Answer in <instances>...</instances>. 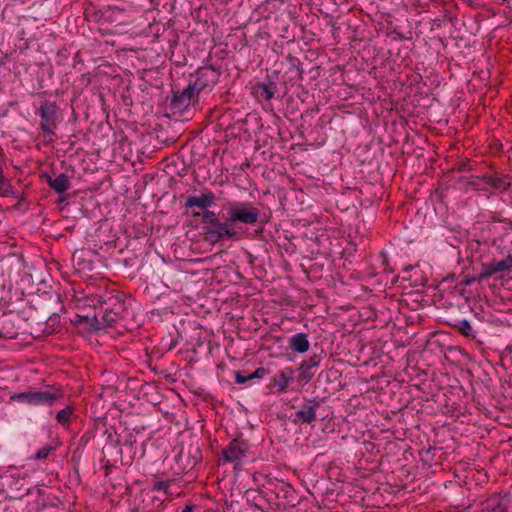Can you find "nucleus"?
Returning a JSON list of instances; mask_svg holds the SVG:
<instances>
[{"label":"nucleus","instance_id":"obj_15","mask_svg":"<svg viewBox=\"0 0 512 512\" xmlns=\"http://www.w3.org/2000/svg\"><path fill=\"white\" fill-rule=\"evenodd\" d=\"M293 378L294 372L291 368H286L283 371H281L279 379L276 381L278 390L280 392H284L287 389L289 383L293 380Z\"/></svg>","mask_w":512,"mask_h":512},{"label":"nucleus","instance_id":"obj_19","mask_svg":"<svg viewBox=\"0 0 512 512\" xmlns=\"http://www.w3.org/2000/svg\"><path fill=\"white\" fill-rule=\"evenodd\" d=\"M54 450V448L50 445H46L39 449L36 454L34 455V459L36 460H44L46 459L49 454Z\"/></svg>","mask_w":512,"mask_h":512},{"label":"nucleus","instance_id":"obj_8","mask_svg":"<svg viewBox=\"0 0 512 512\" xmlns=\"http://www.w3.org/2000/svg\"><path fill=\"white\" fill-rule=\"evenodd\" d=\"M219 73L212 67H202L197 71V79L194 81L195 88L202 91L214 85L218 81Z\"/></svg>","mask_w":512,"mask_h":512},{"label":"nucleus","instance_id":"obj_23","mask_svg":"<svg viewBox=\"0 0 512 512\" xmlns=\"http://www.w3.org/2000/svg\"><path fill=\"white\" fill-rule=\"evenodd\" d=\"M259 89L261 91V96L266 100H270L273 97L272 91L266 85H260Z\"/></svg>","mask_w":512,"mask_h":512},{"label":"nucleus","instance_id":"obj_3","mask_svg":"<svg viewBox=\"0 0 512 512\" xmlns=\"http://www.w3.org/2000/svg\"><path fill=\"white\" fill-rule=\"evenodd\" d=\"M76 271L85 279L94 281L95 267H94V251L91 249L82 248L76 250L72 257Z\"/></svg>","mask_w":512,"mask_h":512},{"label":"nucleus","instance_id":"obj_5","mask_svg":"<svg viewBox=\"0 0 512 512\" xmlns=\"http://www.w3.org/2000/svg\"><path fill=\"white\" fill-rule=\"evenodd\" d=\"M230 220L245 224H254L258 220L259 211L252 206H236L230 209Z\"/></svg>","mask_w":512,"mask_h":512},{"label":"nucleus","instance_id":"obj_24","mask_svg":"<svg viewBox=\"0 0 512 512\" xmlns=\"http://www.w3.org/2000/svg\"><path fill=\"white\" fill-rule=\"evenodd\" d=\"M235 376L236 382L239 384L245 383L246 381L250 380L249 378H247V375H243L242 372L240 371L236 372Z\"/></svg>","mask_w":512,"mask_h":512},{"label":"nucleus","instance_id":"obj_6","mask_svg":"<svg viewBox=\"0 0 512 512\" xmlns=\"http://www.w3.org/2000/svg\"><path fill=\"white\" fill-rule=\"evenodd\" d=\"M96 309L91 308L87 314H77L76 325L82 334H86L89 340L96 333Z\"/></svg>","mask_w":512,"mask_h":512},{"label":"nucleus","instance_id":"obj_20","mask_svg":"<svg viewBox=\"0 0 512 512\" xmlns=\"http://www.w3.org/2000/svg\"><path fill=\"white\" fill-rule=\"evenodd\" d=\"M202 219L204 223L208 224V226H211L214 222L218 221L215 213L212 211H205L202 215Z\"/></svg>","mask_w":512,"mask_h":512},{"label":"nucleus","instance_id":"obj_27","mask_svg":"<svg viewBox=\"0 0 512 512\" xmlns=\"http://www.w3.org/2000/svg\"><path fill=\"white\" fill-rule=\"evenodd\" d=\"M495 512H506L505 508L502 505L497 504L495 506Z\"/></svg>","mask_w":512,"mask_h":512},{"label":"nucleus","instance_id":"obj_2","mask_svg":"<svg viewBox=\"0 0 512 512\" xmlns=\"http://www.w3.org/2000/svg\"><path fill=\"white\" fill-rule=\"evenodd\" d=\"M37 114L40 116V129L44 133V137L47 142H53L55 140L54 130L57 127V106L54 102L45 101L37 110Z\"/></svg>","mask_w":512,"mask_h":512},{"label":"nucleus","instance_id":"obj_26","mask_svg":"<svg viewBox=\"0 0 512 512\" xmlns=\"http://www.w3.org/2000/svg\"><path fill=\"white\" fill-rule=\"evenodd\" d=\"M93 9H94V7L87 8V9L85 10V16H86V19H87L88 21H89V17H90V16L92 15V13H93Z\"/></svg>","mask_w":512,"mask_h":512},{"label":"nucleus","instance_id":"obj_18","mask_svg":"<svg viewBox=\"0 0 512 512\" xmlns=\"http://www.w3.org/2000/svg\"><path fill=\"white\" fill-rule=\"evenodd\" d=\"M12 193V187L3 176L2 169L0 168V195L8 196Z\"/></svg>","mask_w":512,"mask_h":512},{"label":"nucleus","instance_id":"obj_25","mask_svg":"<svg viewBox=\"0 0 512 512\" xmlns=\"http://www.w3.org/2000/svg\"><path fill=\"white\" fill-rule=\"evenodd\" d=\"M167 487H168V483L163 482V481L156 482L154 485V488L156 490H166Z\"/></svg>","mask_w":512,"mask_h":512},{"label":"nucleus","instance_id":"obj_7","mask_svg":"<svg viewBox=\"0 0 512 512\" xmlns=\"http://www.w3.org/2000/svg\"><path fill=\"white\" fill-rule=\"evenodd\" d=\"M512 268V256H507L501 261H491L488 264L483 265L482 271L479 275V279H486L493 274L500 272H509Z\"/></svg>","mask_w":512,"mask_h":512},{"label":"nucleus","instance_id":"obj_14","mask_svg":"<svg viewBox=\"0 0 512 512\" xmlns=\"http://www.w3.org/2000/svg\"><path fill=\"white\" fill-rule=\"evenodd\" d=\"M291 347L294 351L304 353L308 351L310 344L306 334L298 333L291 338Z\"/></svg>","mask_w":512,"mask_h":512},{"label":"nucleus","instance_id":"obj_13","mask_svg":"<svg viewBox=\"0 0 512 512\" xmlns=\"http://www.w3.org/2000/svg\"><path fill=\"white\" fill-rule=\"evenodd\" d=\"M49 186L57 193H64L69 187V178L67 175L61 173L55 178L47 177Z\"/></svg>","mask_w":512,"mask_h":512},{"label":"nucleus","instance_id":"obj_22","mask_svg":"<svg viewBox=\"0 0 512 512\" xmlns=\"http://www.w3.org/2000/svg\"><path fill=\"white\" fill-rule=\"evenodd\" d=\"M266 375V369L263 368V367H259L257 368L253 373L251 374H248L247 375V378H249L250 380L252 379H255V378H262Z\"/></svg>","mask_w":512,"mask_h":512},{"label":"nucleus","instance_id":"obj_29","mask_svg":"<svg viewBox=\"0 0 512 512\" xmlns=\"http://www.w3.org/2000/svg\"><path fill=\"white\" fill-rule=\"evenodd\" d=\"M302 377L306 380V381H309L311 379V375H306L305 373L302 375Z\"/></svg>","mask_w":512,"mask_h":512},{"label":"nucleus","instance_id":"obj_28","mask_svg":"<svg viewBox=\"0 0 512 512\" xmlns=\"http://www.w3.org/2000/svg\"><path fill=\"white\" fill-rule=\"evenodd\" d=\"M182 512H193V509H192V507H191V506H186V507L182 510Z\"/></svg>","mask_w":512,"mask_h":512},{"label":"nucleus","instance_id":"obj_1","mask_svg":"<svg viewBox=\"0 0 512 512\" xmlns=\"http://www.w3.org/2000/svg\"><path fill=\"white\" fill-rule=\"evenodd\" d=\"M98 306L103 313L101 322L103 327H111L119 319L124 318L127 313V306L118 294H111L107 297L100 296Z\"/></svg>","mask_w":512,"mask_h":512},{"label":"nucleus","instance_id":"obj_30","mask_svg":"<svg viewBox=\"0 0 512 512\" xmlns=\"http://www.w3.org/2000/svg\"><path fill=\"white\" fill-rule=\"evenodd\" d=\"M492 506H493V504H492V503H487V505H486V509H489V508H490V507H492Z\"/></svg>","mask_w":512,"mask_h":512},{"label":"nucleus","instance_id":"obj_4","mask_svg":"<svg viewBox=\"0 0 512 512\" xmlns=\"http://www.w3.org/2000/svg\"><path fill=\"white\" fill-rule=\"evenodd\" d=\"M59 398V394L48 391H28L14 394L11 399L31 405H52Z\"/></svg>","mask_w":512,"mask_h":512},{"label":"nucleus","instance_id":"obj_10","mask_svg":"<svg viewBox=\"0 0 512 512\" xmlns=\"http://www.w3.org/2000/svg\"><path fill=\"white\" fill-rule=\"evenodd\" d=\"M215 196L212 192H204L200 196H189L186 200V207H198L204 209L214 203Z\"/></svg>","mask_w":512,"mask_h":512},{"label":"nucleus","instance_id":"obj_17","mask_svg":"<svg viewBox=\"0 0 512 512\" xmlns=\"http://www.w3.org/2000/svg\"><path fill=\"white\" fill-rule=\"evenodd\" d=\"M73 409L68 406L57 413L56 419L60 424H67L69 422L70 416L72 414Z\"/></svg>","mask_w":512,"mask_h":512},{"label":"nucleus","instance_id":"obj_12","mask_svg":"<svg viewBox=\"0 0 512 512\" xmlns=\"http://www.w3.org/2000/svg\"><path fill=\"white\" fill-rule=\"evenodd\" d=\"M244 456V449L237 440H233L229 446L223 450V458L227 462H238Z\"/></svg>","mask_w":512,"mask_h":512},{"label":"nucleus","instance_id":"obj_16","mask_svg":"<svg viewBox=\"0 0 512 512\" xmlns=\"http://www.w3.org/2000/svg\"><path fill=\"white\" fill-rule=\"evenodd\" d=\"M297 416L306 423H310L316 418L315 408L313 406H305L297 412Z\"/></svg>","mask_w":512,"mask_h":512},{"label":"nucleus","instance_id":"obj_9","mask_svg":"<svg viewBox=\"0 0 512 512\" xmlns=\"http://www.w3.org/2000/svg\"><path fill=\"white\" fill-rule=\"evenodd\" d=\"M207 238L211 241H218L225 236L232 237L235 233L230 230L227 224L221 223L219 220L213 225L206 228Z\"/></svg>","mask_w":512,"mask_h":512},{"label":"nucleus","instance_id":"obj_21","mask_svg":"<svg viewBox=\"0 0 512 512\" xmlns=\"http://www.w3.org/2000/svg\"><path fill=\"white\" fill-rule=\"evenodd\" d=\"M458 327H459L460 332L462 334H464L465 336L471 335L472 326L470 325V323L467 320L460 321Z\"/></svg>","mask_w":512,"mask_h":512},{"label":"nucleus","instance_id":"obj_11","mask_svg":"<svg viewBox=\"0 0 512 512\" xmlns=\"http://www.w3.org/2000/svg\"><path fill=\"white\" fill-rule=\"evenodd\" d=\"M200 91L198 88H195V84L189 85L186 89H184L179 95L174 96V102L181 107H187L193 102Z\"/></svg>","mask_w":512,"mask_h":512}]
</instances>
